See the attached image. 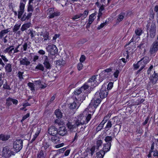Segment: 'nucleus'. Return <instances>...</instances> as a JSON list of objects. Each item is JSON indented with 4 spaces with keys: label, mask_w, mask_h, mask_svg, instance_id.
<instances>
[{
    "label": "nucleus",
    "mask_w": 158,
    "mask_h": 158,
    "mask_svg": "<svg viewBox=\"0 0 158 158\" xmlns=\"http://www.w3.org/2000/svg\"><path fill=\"white\" fill-rule=\"evenodd\" d=\"M106 84H104L102 85L99 93V96L102 99L106 98L108 94V91L106 89Z\"/></svg>",
    "instance_id": "11"
},
{
    "label": "nucleus",
    "mask_w": 158,
    "mask_h": 158,
    "mask_svg": "<svg viewBox=\"0 0 158 158\" xmlns=\"http://www.w3.org/2000/svg\"><path fill=\"white\" fill-rule=\"evenodd\" d=\"M28 11H32L33 10V8L32 5L31 4L28 3Z\"/></svg>",
    "instance_id": "60"
},
{
    "label": "nucleus",
    "mask_w": 158,
    "mask_h": 158,
    "mask_svg": "<svg viewBox=\"0 0 158 158\" xmlns=\"http://www.w3.org/2000/svg\"><path fill=\"white\" fill-rule=\"evenodd\" d=\"M105 153L102 150H101L99 152L97 153V158H103Z\"/></svg>",
    "instance_id": "29"
},
{
    "label": "nucleus",
    "mask_w": 158,
    "mask_h": 158,
    "mask_svg": "<svg viewBox=\"0 0 158 158\" xmlns=\"http://www.w3.org/2000/svg\"><path fill=\"white\" fill-rule=\"evenodd\" d=\"M29 30H30V32L29 33V34L30 35L32 38L34 37L35 35V31H33L30 29Z\"/></svg>",
    "instance_id": "54"
},
{
    "label": "nucleus",
    "mask_w": 158,
    "mask_h": 158,
    "mask_svg": "<svg viewBox=\"0 0 158 158\" xmlns=\"http://www.w3.org/2000/svg\"><path fill=\"white\" fill-rule=\"evenodd\" d=\"M66 63L65 61L62 59L58 60L56 61V64L57 65L63 66Z\"/></svg>",
    "instance_id": "28"
},
{
    "label": "nucleus",
    "mask_w": 158,
    "mask_h": 158,
    "mask_svg": "<svg viewBox=\"0 0 158 158\" xmlns=\"http://www.w3.org/2000/svg\"><path fill=\"white\" fill-rule=\"evenodd\" d=\"M81 114H80V115ZM82 115L85 118V119L84 120L85 123H84V124H85L87 123L91 118V114H88L86 117H85L83 114H82Z\"/></svg>",
    "instance_id": "34"
},
{
    "label": "nucleus",
    "mask_w": 158,
    "mask_h": 158,
    "mask_svg": "<svg viewBox=\"0 0 158 158\" xmlns=\"http://www.w3.org/2000/svg\"><path fill=\"white\" fill-rule=\"evenodd\" d=\"M112 137L111 136H107L104 139V140L106 142V143L107 144V146L109 147V148L108 147V150L109 149H110V147L111 146V142L112 141Z\"/></svg>",
    "instance_id": "18"
},
{
    "label": "nucleus",
    "mask_w": 158,
    "mask_h": 158,
    "mask_svg": "<svg viewBox=\"0 0 158 158\" xmlns=\"http://www.w3.org/2000/svg\"><path fill=\"white\" fill-rule=\"evenodd\" d=\"M23 72H19L18 75L19 78L20 80H22L23 79Z\"/></svg>",
    "instance_id": "58"
},
{
    "label": "nucleus",
    "mask_w": 158,
    "mask_h": 158,
    "mask_svg": "<svg viewBox=\"0 0 158 158\" xmlns=\"http://www.w3.org/2000/svg\"><path fill=\"white\" fill-rule=\"evenodd\" d=\"M82 91L83 90L80 88L79 89H77L74 92V93L75 95H78L80 94L82 92Z\"/></svg>",
    "instance_id": "49"
},
{
    "label": "nucleus",
    "mask_w": 158,
    "mask_h": 158,
    "mask_svg": "<svg viewBox=\"0 0 158 158\" xmlns=\"http://www.w3.org/2000/svg\"><path fill=\"white\" fill-rule=\"evenodd\" d=\"M43 147L45 149H46L49 147V144L46 142L44 143H43Z\"/></svg>",
    "instance_id": "64"
},
{
    "label": "nucleus",
    "mask_w": 158,
    "mask_h": 158,
    "mask_svg": "<svg viewBox=\"0 0 158 158\" xmlns=\"http://www.w3.org/2000/svg\"><path fill=\"white\" fill-rule=\"evenodd\" d=\"M156 26L155 23L153 22L149 31V35L152 38H153L156 35Z\"/></svg>",
    "instance_id": "12"
},
{
    "label": "nucleus",
    "mask_w": 158,
    "mask_h": 158,
    "mask_svg": "<svg viewBox=\"0 0 158 158\" xmlns=\"http://www.w3.org/2000/svg\"><path fill=\"white\" fill-rule=\"evenodd\" d=\"M58 133L61 136H64L66 135L67 133V129L64 126L60 127L58 129Z\"/></svg>",
    "instance_id": "17"
},
{
    "label": "nucleus",
    "mask_w": 158,
    "mask_h": 158,
    "mask_svg": "<svg viewBox=\"0 0 158 158\" xmlns=\"http://www.w3.org/2000/svg\"><path fill=\"white\" fill-rule=\"evenodd\" d=\"M98 94L96 93L94 96V99L91 100L89 105L91 107L93 106L94 108H96L100 104L101 101V99L97 98L96 97L98 96Z\"/></svg>",
    "instance_id": "10"
},
{
    "label": "nucleus",
    "mask_w": 158,
    "mask_h": 158,
    "mask_svg": "<svg viewBox=\"0 0 158 158\" xmlns=\"http://www.w3.org/2000/svg\"><path fill=\"white\" fill-rule=\"evenodd\" d=\"M83 64L81 63H79L77 65L78 69L80 71L83 68Z\"/></svg>",
    "instance_id": "56"
},
{
    "label": "nucleus",
    "mask_w": 158,
    "mask_h": 158,
    "mask_svg": "<svg viewBox=\"0 0 158 158\" xmlns=\"http://www.w3.org/2000/svg\"><path fill=\"white\" fill-rule=\"evenodd\" d=\"M82 15H83L81 13H80L76 15L73 16L72 19L73 20H75L81 17Z\"/></svg>",
    "instance_id": "40"
},
{
    "label": "nucleus",
    "mask_w": 158,
    "mask_h": 158,
    "mask_svg": "<svg viewBox=\"0 0 158 158\" xmlns=\"http://www.w3.org/2000/svg\"><path fill=\"white\" fill-rule=\"evenodd\" d=\"M55 122V123L59 125H62L64 123L63 122L59 119H56Z\"/></svg>",
    "instance_id": "59"
},
{
    "label": "nucleus",
    "mask_w": 158,
    "mask_h": 158,
    "mask_svg": "<svg viewBox=\"0 0 158 158\" xmlns=\"http://www.w3.org/2000/svg\"><path fill=\"white\" fill-rule=\"evenodd\" d=\"M134 51V49L131 48H129L127 49V50L123 54V55H124V56H126V59L125 58H122L120 59L119 61L120 64L122 66H124L125 63L127 61V59H128L129 56L133 54Z\"/></svg>",
    "instance_id": "3"
},
{
    "label": "nucleus",
    "mask_w": 158,
    "mask_h": 158,
    "mask_svg": "<svg viewBox=\"0 0 158 158\" xmlns=\"http://www.w3.org/2000/svg\"><path fill=\"white\" fill-rule=\"evenodd\" d=\"M31 23H28L23 24L21 28V30L23 31L27 28H29L31 26Z\"/></svg>",
    "instance_id": "24"
},
{
    "label": "nucleus",
    "mask_w": 158,
    "mask_h": 158,
    "mask_svg": "<svg viewBox=\"0 0 158 158\" xmlns=\"http://www.w3.org/2000/svg\"><path fill=\"white\" fill-rule=\"evenodd\" d=\"M119 73V72L118 70H116L115 72H114L113 75L111 76L110 80L112 81H116L118 77Z\"/></svg>",
    "instance_id": "21"
},
{
    "label": "nucleus",
    "mask_w": 158,
    "mask_h": 158,
    "mask_svg": "<svg viewBox=\"0 0 158 158\" xmlns=\"http://www.w3.org/2000/svg\"><path fill=\"white\" fill-rule=\"evenodd\" d=\"M24 12V10H19L18 14V18L20 19L21 17V16Z\"/></svg>",
    "instance_id": "53"
},
{
    "label": "nucleus",
    "mask_w": 158,
    "mask_h": 158,
    "mask_svg": "<svg viewBox=\"0 0 158 158\" xmlns=\"http://www.w3.org/2000/svg\"><path fill=\"white\" fill-rule=\"evenodd\" d=\"M98 75H94L91 77L88 81V83L90 84L91 87H95L101 82Z\"/></svg>",
    "instance_id": "5"
},
{
    "label": "nucleus",
    "mask_w": 158,
    "mask_h": 158,
    "mask_svg": "<svg viewBox=\"0 0 158 158\" xmlns=\"http://www.w3.org/2000/svg\"><path fill=\"white\" fill-rule=\"evenodd\" d=\"M81 104V102H78V100L76 98L73 102L70 104L69 107L71 109H74L76 108L77 109Z\"/></svg>",
    "instance_id": "16"
},
{
    "label": "nucleus",
    "mask_w": 158,
    "mask_h": 158,
    "mask_svg": "<svg viewBox=\"0 0 158 158\" xmlns=\"http://www.w3.org/2000/svg\"><path fill=\"white\" fill-rule=\"evenodd\" d=\"M47 51L49 55H54L58 52V49L56 45L53 44L48 45L46 47Z\"/></svg>",
    "instance_id": "7"
},
{
    "label": "nucleus",
    "mask_w": 158,
    "mask_h": 158,
    "mask_svg": "<svg viewBox=\"0 0 158 158\" xmlns=\"http://www.w3.org/2000/svg\"><path fill=\"white\" fill-rule=\"evenodd\" d=\"M144 47L145 46L144 44L143 43H141L137 47V49H139V50L141 51L143 49H144Z\"/></svg>",
    "instance_id": "52"
},
{
    "label": "nucleus",
    "mask_w": 158,
    "mask_h": 158,
    "mask_svg": "<svg viewBox=\"0 0 158 158\" xmlns=\"http://www.w3.org/2000/svg\"><path fill=\"white\" fill-rule=\"evenodd\" d=\"M30 116V114L27 113L26 115H24L23 118L21 120V122H23L25 120L26 118H28Z\"/></svg>",
    "instance_id": "61"
},
{
    "label": "nucleus",
    "mask_w": 158,
    "mask_h": 158,
    "mask_svg": "<svg viewBox=\"0 0 158 158\" xmlns=\"http://www.w3.org/2000/svg\"><path fill=\"white\" fill-rule=\"evenodd\" d=\"M2 57V59L5 62H7L8 61V60L7 59L6 56L3 55H1L0 56Z\"/></svg>",
    "instance_id": "63"
},
{
    "label": "nucleus",
    "mask_w": 158,
    "mask_h": 158,
    "mask_svg": "<svg viewBox=\"0 0 158 158\" xmlns=\"http://www.w3.org/2000/svg\"><path fill=\"white\" fill-rule=\"evenodd\" d=\"M28 47V45L27 43H25L22 45V47L21 48V51L23 52V51H26Z\"/></svg>",
    "instance_id": "46"
},
{
    "label": "nucleus",
    "mask_w": 158,
    "mask_h": 158,
    "mask_svg": "<svg viewBox=\"0 0 158 158\" xmlns=\"http://www.w3.org/2000/svg\"><path fill=\"white\" fill-rule=\"evenodd\" d=\"M45 155L44 154L43 152L41 150L38 153L37 155V158H45Z\"/></svg>",
    "instance_id": "33"
},
{
    "label": "nucleus",
    "mask_w": 158,
    "mask_h": 158,
    "mask_svg": "<svg viewBox=\"0 0 158 158\" xmlns=\"http://www.w3.org/2000/svg\"><path fill=\"white\" fill-rule=\"evenodd\" d=\"M89 86H90V84L88 83V81L87 83H85L82 87H81V89L83 91L85 90L86 89H88Z\"/></svg>",
    "instance_id": "32"
},
{
    "label": "nucleus",
    "mask_w": 158,
    "mask_h": 158,
    "mask_svg": "<svg viewBox=\"0 0 158 158\" xmlns=\"http://www.w3.org/2000/svg\"><path fill=\"white\" fill-rule=\"evenodd\" d=\"M9 31L8 29L2 30L0 32V39H2L5 35L7 34Z\"/></svg>",
    "instance_id": "26"
},
{
    "label": "nucleus",
    "mask_w": 158,
    "mask_h": 158,
    "mask_svg": "<svg viewBox=\"0 0 158 158\" xmlns=\"http://www.w3.org/2000/svg\"><path fill=\"white\" fill-rule=\"evenodd\" d=\"M43 35V37L44 38V39L43 40L44 41L49 40V33L48 32H46Z\"/></svg>",
    "instance_id": "44"
},
{
    "label": "nucleus",
    "mask_w": 158,
    "mask_h": 158,
    "mask_svg": "<svg viewBox=\"0 0 158 158\" xmlns=\"http://www.w3.org/2000/svg\"><path fill=\"white\" fill-rule=\"evenodd\" d=\"M55 114L56 118L59 119L61 118L62 116V114L60 111L59 109H56L55 110Z\"/></svg>",
    "instance_id": "27"
},
{
    "label": "nucleus",
    "mask_w": 158,
    "mask_h": 158,
    "mask_svg": "<svg viewBox=\"0 0 158 158\" xmlns=\"http://www.w3.org/2000/svg\"><path fill=\"white\" fill-rule=\"evenodd\" d=\"M158 79V74L154 72V73L152 75L151 79V81H152L153 84H155Z\"/></svg>",
    "instance_id": "22"
},
{
    "label": "nucleus",
    "mask_w": 158,
    "mask_h": 158,
    "mask_svg": "<svg viewBox=\"0 0 158 158\" xmlns=\"http://www.w3.org/2000/svg\"><path fill=\"white\" fill-rule=\"evenodd\" d=\"M6 71L7 73H9L12 71V66L11 64L8 63L6 64L5 67Z\"/></svg>",
    "instance_id": "30"
},
{
    "label": "nucleus",
    "mask_w": 158,
    "mask_h": 158,
    "mask_svg": "<svg viewBox=\"0 0 158 158\" xmlns=\"http://www.w3.org/2000/svg\"><path fill=\"white\" fill-rule=\"evenodd\" d=\"M111 69H107L102 71L99 75H98L101 82L107 77L110 79L111 76L110 74H111Z\"/></svg>",
    "instance_id": "4"
},
{
    "label": "nucleus",
    "mask_w": 158,
    "mask_h": 158,
    "mask_svg": "<svg viewBox=\"0 0 158 158\" xmlns=\"http://www.w3.org/2000/svg\"><path fill=\"white\" fill-rule=\"evenodd\" d=\"M36 84L37 85H38V87L41 88L42 89L45 88L47 86L46 84H44V85H43L42 84L40 80L37 81H36Z\"/></svg>",
    "instance_id": "31"
},
{
    "label": "nucleus",
    "mask_w": 158,
    "mask_h": 158,
    "mask_svg": "<svg viewBox=\"0 0 158 158\" xmlns=\"http://www.w3.org/2000/svg\"><path fill=\"white\" fill-rule=\"evenodd\" d=\"M35 69L43 71L44 70V67L42 64H39L36 66Z\"/></svg>",
    "instance_id": "35"
},
{
    "label": "nucleus",
    "mask_w": 158,
    "mask_h": 158,
    "mask_svg": "<svg viewBox=\"0 0 158 158\" xmlns=\"http://www.w3.org/2000/svg\"><path fill=\"white\" fill-rule=\"evenodd\" d=\"M148 62V58L147 57H145L139 61L138 63L134 64V68L137 69L138 68L140 69L137 71V73H139L144 67L146 64Z\"/></svg>",
    "instance_id": "2"
},
{
    "label": "nucleus",
    "mask_w": 158,
    "mask_h": 158,
    "mask_svg": "<svg viewBox=\"0 0 158 158\" xmlns=\"http://www.w3.org/2000/svg\"><path fill=\"white\" fill-rule=\"evenodd\" d=\"M107 143H104L103 144V148H102L103 150L102 151L105 152V153L109 151L110 149H109L108 150V147L109 148V147L107 146Z\"/></svg>",
    "instance_id": "37"
},
{
    "label": "nucleus",
    "mask_w": 158,
    "mask_h": 158,
    "mask_svg": "<svg viewBox=\"0 0 158 158\" xmlns=\"http://www.w3.org/2000/svg\"><path fill=\"white\" fill-rule=\"evenodd\" d=\"M102 143V141L101 139H98L96 141V147L97 149L99 148L101 146Z\"/></svg>",
    "instance_id": "39"
},
{
    "label": "nucleus",
    "mask_w": 158,
    "mask_h": 158,
    "mask_svg": "<svg viewBox=\"0 0 158 158\" xmlns=\"http://www.w3.org/2000/svg\"><path fill=\"white\" fill-rule=\"evenodd\" d=\"M21 24H16L14 26L13 31L14 32L17 31L19 28L20 27Z\"/></svg>",
    "instance_id": "42"
},
{
    "label": "nucleus",
    "mask_w": 158,
    "mask_h": 158,
    "mask_svg": "<svg viewBox=\"0 0 158 158\" xmlns=\"http://www.w3.org/2000/svg\"><path fill=\"white\" fill-rule=\"evenodd\" d=\"M14 49V46L11 45L7 48L4 51L5 53H7L9 55H11L13 54V51Z\"/></svg>",
    "instance_id": "19"
},
{
    "label": "nucleus",
    "mask_w": 158,
    "mask_h": 158,
    "mask_svg": "<svg viewBox=\"0 0 158 158\" xmlns=\"http://www.w3.org/2000/svg\"><path fill=\"white\" fill-rule=\"evenodd\" d=\"M51 139L52 141L53 142L56 143V142L59 141L58 137L56 135L52 136Z\"/></svg>",
    "instance_id": "45"
},
{
    "label": "nucleus",
    "mask_w": 158,
    "mask_h": 158,
    "mask_svg": "<svg viewBox=\"0 0 158 158\" xmlns=\"http://www.w3.org/2000/svg\"><path fill=\"white\" fill-rule=\"evenodd\" d=\"M12 103L16 105L18 103V101L15 99H13L11 98H8L6 99V104L8 106L12 105Z\"/></svg>",
    "instance_id": "15"
},
{
    "label": "nucleus",
    "mask_w": 158,
    "mask_h": 158,
    "mask_svg": "<svg viewBox=\"0 0 158 158\" xmlns=\"http://www.w3.org/2000/svg\"><path fill=\"white\" fill-rule=\"evenodd\" d=\"M113 87V83L111 82H110L108 84L107 88V89L106 90H107L108 91V90H109L111 89Z\"/></svg>",
    "instance_id": "51"
},
{
    "label": "nucleus",
    "mask_w": 158,
    "mask_h": 158,
    "mask_svg": "<svg viewBox=\"0 0 158 158\" xmlns=\"http://www.w3.org/2000/svg\"><path fill=\"white\" fill-rule=\"evenodd\" d=\"M43 64L46 69H50L51 68V64L49 61L44 62Z\"/></svg>",
    "instance_id": "43"
},
{
    "label": "nucleus",
    "mask_w": 158,
    "mask_h": 158,
    "mask_svg": "<svg viewBox=\"0 0 158 158\" xmlns=\"http://www.w3.org/2000/svg\"><path fill=\"white\" fill-rule=\"evenodd\" d=\"M28 19V18H27V15L26 14H25L23 17L21 18V20L22 21H24Z\"/></svg>",
    "instance_id": "57"
},
{
    "label": "nucleus",
    "mask_w": 158,
    "mask_h": 158,
    "mask_svg": "<svg viewBox=\"0 0 158 158\" xmlns=\"http://www.w3.org/2000/svg\"><path fill=\"white\" fill-rule=\"evenodd\" d=\"M106 22L105 23H101L99 26L97 28L98 30L100 29L101 28L104 27L106 24Z\"/></svg>",
    "instance_id": "62"
},
{
    "label": "nucleus",
    "mask_w": 158,
    "mask_h": 158,
    "mask_svg": "<svg viewBox=\"0 0 158 158\" xmlns=\"http://www.w3.org/2000/svg\"><path fill=\"white\" fill-rule=\"evenodd\" d=\"M158 50V42L155 41L153 43L151 47L149 52L152 56H154Z\"/></svg>",
    "instance_id": "9"
},
{
    "label": "nucleus",
    "mask_w": 158,
    "mask_h": 158,
    "mask_svg": "<svg viewBox=\"0 0 158 158\" xmlns=\"http://www.w3.org/2000/svg\"><path fill=\"white\" fill-rule=\"evenodd\" d=\"M3 154L5 157H9L13 154L9 147H6L3 149Z\"/></svg>",
    "instance_id": "13"
},
{
    "label": "nucleus",
    "mask_w": 158,
    "mask_h": 158,
    "mask_svg": "<svg viewBox=\"0 0 158 158\" xmlns=\"http://www.w3.org/2000/svg\"><path fill=\"white\" fill-rule=\"evenodd\" d=\"M47 14L48 15V18L49 19H52L55 17L59 16L60 13L58 11H55L53 8L48 9L47 10Z\"/></svg>",
    "instance_id": "8"
},
{
    "label": "nucleus",
    "mask_w": 158,
    "mask_h": 158,
    "mask_svg": "<svg viewBox=\"0 0 158 158\" xmlns=\"http://www.w3.org/2000/svg\"><path fill=\"white\" fill-rule=\"evenodd\" d=\"M89 13L88 10H85L84 13L82 14L83 15L81 17V18L83 19L86 18L88 15Z\"/></svg>",
    "instance_id": "50"
},
{
    "label": "nucleus",
    "mask_w": 158,
    "mask_h": 158,
    "mask_svg": "<svg viewBox=\"0 0 158 158\" xmlns=\"http://www.w3.org/2000/svg\"><path fill=\"white\" fill-rule=\"evenodd\" d=\"M112 126V124L111 122L110 121H108L107 123L106 126L105 127V128L106 129H107L108 130H109L111 127Z\"/></svg>",
    "instance_id": "48"
},
{
    "label": "nucleus",
    "mask_w": 158,
    "mask_h": 158,
    "mask_svg": "<svg viewBox=\"0 0 158 158\" xmlns=\"http://www.w3.org/2000/svg\"><path fill=\"white\" fill-rule=\"evenodd\" d=\"M85 119V118L82 115H79L77 118L69 120L66 124V126L71 131H73L77 130L79 126L84 124Z\"/></svg>",
    "instance_id": "1"
},
{
    "label": "nucleus",
    "mask_w": 158,
    "mask_h": 158,
    "mask_svg": "<svg viewBox=\"0 0 158 158\" xmlns=\"http://www.w3.org/2000/svg\"><path fill=\"white\" fill-rule=\"evenodd\" d=\"M27 85L31 91H34L35 90V85L34 83L29 82L27 84Z\"/></svg>",
    "instance_id": "38"
},
{
    "label": "nucleus",
    "mask_w": 158,
    "mask_h": 158,
    "mask_svg": "<svg viewBox=\"0 0 158 158\" xmlns=\"http://www.w3.org/2000/svg\"><path fill=\"white\" fill-rule=\"evenodd\" d=\"M25 3L26 2L20 1V5L19 6V10H24Z\"/></svg>",
    "instance_id": "47"
},
{
    "label": "nucleus",
    "mask_w": 158,
    "mask_h": 158,
    "mask_svg": "<svg viewBox=\"0 0 158 158\" xmlns=\"http://www.w3.org/2000/svg\"><path fill=\"white\" fill-rule=\"evenodd\" d=\"M48 132L50 135L52 136L56 135L58 133L57 129L53 126H51L48 128Z\"/></svg>",
    "instance_id": "14"
},
{
    "label": "nucleus",
    "mask_w": 158,
    "mask_h": 158,
    "mask_svg": "<svg viewBox=\"0 0 158 158\" xmlns=\"http://www.w3.org/2000/svg\"><path fill=\"white\" fill-rule=\"evenodd\" d=\"M41 131V128L40 127H38L37 128L36 131L34 135H35V136H38L39 133Z\"/></svg>",
    "instance_id": "55"
},
{
    "label": "nucleus",
    "mask_w": 158,
    "mask_h": 158,
    "mask_svg": "<svg viewBox=\"0 0 158 158\" xmlns=\"http://www.w3.org/2000/svg\"><path fill=\"white\" fill-rule=\"evenodd\" d=\"M23 142L21 139H17L13 143V148L15 151L17 152H19L23 148Z\"/></svg>",
    "instance_id": "6"
},
{
    "label": "nucleus",
    "mask_w": 158,
    "mask_h": 158,
    "mask_svg": "<svg viewBox=\"0 0 158 158\" xmlns=\"http://www.w3.org/2000/svg\"><path fill=\"white\" fill-rule=\"evenodd\" d=\"M135 33L137 35L139 36L142 34V30L140 28H138L135 29Z\"/></svg>",
    "instance_id": "41"
},
{
    "label": "nucleus",
    "mask_w": 158,
    "mask_h": 158,
    "mask_svg": "<svg viewBox=\"0 0 158 158\" xmlns=\"http://www.w3.org/2000/svg\"><path fill=\"white\" fill-rule=\"evenodd\" d=\"M10 138L9 135L1 134L0 135V139L2 141H5L8 140Z\"/></svg>",
    "instance_id": "25"
},
{
    "label": "nucleus",
    "mask_w": 158,
    "mask_h": 158,
    "mask_svg": "<svg viewBox=\"0 0 158 158\" xmlns=\"http://www.w3.org/2000/svg\"><path fill=\"white\" fill-rule=\"evenodd\" d=\"M95 15V13H93L89 16L87 25H89V26H90L91 25L95 19L94 17Z\"/></svg>",
    "instance_id": "23"
},
{
    "label": "nucleus",
    "mask_w": 158,
    "mask_h": 158,
    "mask_svg": "<svg viewBox=\"0 0 158 158\" xmlns=\"http://www.w3.org/2000/svg\"><path fill=\"white\" fill-rule=\"evenodd\" d=\"M20 63L21 65L28 66L30 64V62L26 57H24L20 60Z\"/></svg>",
    "instance_id": "20"
},
{
    "label": "nucleus",
    "mask_w": 158,
    "mask_h": 158,
    "mask_svg": "<svg viewBox=\"0 0 158 158\" xmlns=\"http://www.w3.org/2000/svg\"><path fill=\"white\" fill-rule=\"evenodd\" d=\"M124 14L123 13L120 14L118 17L117 19V21L118 22L122 21L124 18Z\"/></svg>",
    "instance_id": "36"
}]
</instances>
